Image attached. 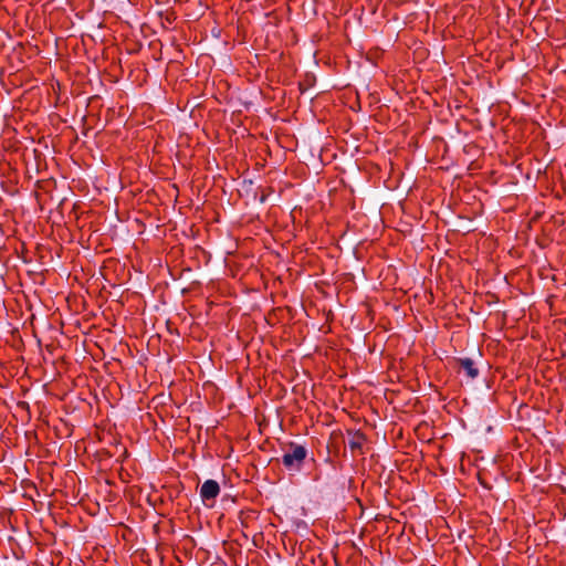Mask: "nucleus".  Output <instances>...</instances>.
<instances>
[{"label":"nucleus","instance_id":"1","mask_svg":"<svg viewBox=\"0 0 566 566\" xmlns=\"http://www.w3.org/2000/svg\"><path fill=\"white\" fill-rule=\"evenodd\" d=\"M307 455L305 447L291 443V450L286 451L282 457V463L291 471H300Z\"/></svg>","mask_w":566,"mask_h":566},{"label":"nucleus","instance_id":"2","mask_svg":"<svg viewBox=\"0 0 566 566\" xmlns=\"http://www.w3.org/2000/svg\"><path fill=\"white\" fill-rule=\"evenodd\" d=\"M220 493L219 483L216 480H206L200 489V497L203 503L214 500Z\"/></svg>","mask_w":566,"mask_h":566},{"label":"nucleus","instance_id":"3","mask_svg":"<svg viewBox=\"0 0 566 566\" xmlns=\"http://www.w3.org/2000/svg\"><path fill=\"white\" fill-rule=\"evenodd\" d=\"M457 363L460 368L465 371L469 378L474 379L479 376V369L475 367L474 360L472 358H458Z\"/></svg>","mask_w":566,"mask_h":566},{"label":"nucleus","instance_id":"4","mask_svg":"<svg viewBox=\"0 0 566 566\" xmlns=\"http://www.w3.org/2000/svg\"><path fill=\"white\" fill-rule=\"evenodd\" d=\"M85 292L90 296L95 295L96 293H98V295L102 297L115 296V294L113 292L106 291L105 285H103V287L101 290L94 289L93 291L90 289V285H88L85 287Z\"/></svg>","mask_w":566,"mask_h":566},{"label":"nucleus","instance_id":"5","mask_svg":"<svg viewBox=\"0 0 566 566\" xmlns=\"http://www.w3.org/2000/svg\"><path fill=\"white\" fill-rule=\"evenodd\" d=\"M364 436L356 433L349 441L348 446L352 450H360L363 447Z\"/></svg>","mask_w":566,"mask_h":566},{"label":"nucleus","instance_id":"6","mask_svg":"<svg viewBox=\"0 0 566 566\" xmlns=\"http://www.w3.org/2000/svg\"><path fill=\"white\" fill-rule=\"evenodd\" d=\"M187 292H188V289H182V290L180 291V293H181V294H185V293H187Z\"/></svg>","mask_w":566,"mask_h":566}]
</instances>
